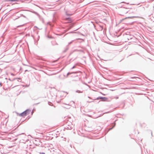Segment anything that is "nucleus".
Listing matches in <instances>:
<instances>
[{
  "mask_svg": "<svg viewBox=\"0 0 154 154\" xmlns=\"http://www.w3.org/2000/svg\"><path fill=\"white\" fill-rule=\"evenodd\" d=\"M18 79V78H16V79Z\"/></svg>",
  "mask_w": 154,
  "mask_h": 154,
  "instance_id": "25",
  "label": "nucleus"
},
{
  "mask_svg": "<svg viewBox=\"0 0 154 154\" xmlns=\"http://www.w3.org/2000/svg\"><path fill=\"white\" fill-rule=\"evenodd\" d=\"M30 110L29 109H27L24 111L23 112H22V113L19 114L18 113L17 114V115H19L20 116H22L23 117H24L26 116L27 115L29 114L30 113Z\"/></svg>",
  "mask_w": 154,
  "mask_h": 154,
  "instance_id": "1",
  "label": "nucleus"
},
{
  "mask_svg": "<svg viewBox=\"0 0 154 154\" xmlns=\"http://www.w3.org/2000/svg\"><path fill=\"white\" fill-rule=\"evenodd\" d=\"M93 101H89V102H88V103H91V102H93Z\"/></svg>",
  "mask_w": 154,
  "mask_h": 154,
  "instance_id": "21",
  "label": "nucleus"
},
{
  "mask_svg": "<svg viewBox=\"0 0 154 154\" xmlns=\"http://www.w3.org/2000/svg\"><path fill=\"white\" fill-rule=\"evenodd\" d=\"M72 14H68L67 13H66V15L68 16H71V15H72Z\"/></svg>",
  "mask_w": 154,
  "mask_h": 154,
  "instance_id": "13",
  "label": "nucleus"
},
{
  "mask_svg": "<svg viewBox=\"0 0 154 154\" xmlns=\"http://www.w3.org/2000/svg\"><path fill=\"white\" fill-rule=\"evenodd\" d=\"M75 66H74L71 69H74V68H75Z\"/></svg>",
  "mask_w": 154,
  "mask_h": 154,
  "instance_id": "15",
  "label": "nucleus"
},
{
  "mask_svg": "<svg viewBox=\"0 0 154 154\" xmlns=\"http://www.w3.org/2000/svg\"><path fill=\"white\" fill-rule=\"evenodd\" d=\"M23 26V25H20V26H17V27H20V26Z\"/></svg>",
  "mask_w": 154,
  "mask_h": 154,
  "instance_id": "19",
  "label": "nucleus"
},
{
  "mask_svg": "<svg viewBox=\"0 0 154 154\" xmlns=\"http://www.w3.org/2000/svg\"><path fill=\"white\" fill-rule=\"evenodd\" d=\"M68 47H66V48L63 51V52H66L67 51V50H68Z\"/></svg>",
  "mask_w": 154,
  "mask_h": 154,
  "instance_id": "9",
  "label": "nucleus"
},
{
  "mask_svg": "<svg viewBox=\"0 0 154 154\" xmlns=\"http://www.w3.org/2000/svg\"><path fill=\"white\" fill-rule=\"evenodd\" d=\"M99 99L101 100L102 101H106L108 99H107V98L106 97H97L96 99V100H99Z\"/></svg>",
  "mask_w": 154,
  "mask_h": 154,
  "instance_id": "3",
  "label": "nucleus"
},
{
  "mask_svg": "<svg viewBox=\"0 0 154 154\" xmlns=\"http://www.w3.org/2000/svg\"><path fill=\"white\" fill-rule=\"evenodd\" d=\"M74 41V40H72V41L71 42H70L69 43V45H70V44H71L72 42H73Z\"/></svg>",
  "mask_w": 154,
  "mask_h": 154,
  "instance_id": "14",
  "label": "nucleus"
},
{
  "mask_svg": "<svg viewBox=\"0 0 154 154\" xmlns=\"http://www.w3.org/2000/svg\"><path fill=\"white\" fill-rule=\"evenodd\" d=\"M66 20H68V21H71V18H69V17L66 18Z\"/></svg>",
  "mask_w": 154,
  "mask_h": 154,
  "instance_id": "10",
  "label": "nucleus"
},
{
  "mask_svg": "<svg viewBox=\"0 0 154 154\" xmlns=\"http://www.w3.org/2000/svg\"><path fill=\"white\" fill-rule=\"evenodd\" d=\"M0 85L1 86H2V83L1 82H0Z\"/></svg>",
  "mask_w": 154,
  "mask_h": 154,
  "instance_id": "17",
  "label": "nucleus"
},
{
  "mask_svg": "<svg viewBox=\"0 0 154 154\" xmlns=\"http://www.w3.org/2000/svg\"><path fill=\"white\" fill-rule=\"evenodd\" d=\"M76 92H77V93H82V92L81 91H79V90H77L76 91Z\"/></svg>",
  "mask_w": 154,
  "mask_h": 154,
  "instance_id": "12",
  "label": "nucleus"
},
{
  "mask_svg": "<svg viewBox=\"0 0 154 154\" xmlns=\"http://www.w3.org/2000/svg\"><path fill=\"white\" fill-rule=\"evenodd\" d=\"M128 11V9L127 8H122L120 10V14L121 15H123L127 13Z\"/></svg>",
  "mask_w": 154,
  "mask_h": 154,
  "instance_id": "2",
  "label": "nucleus"
},
{
  "mask_svg": "<svg viewBox=\"0 0 154 154\" xmlns=\"http://www.w3.org/2000/svg\"><path fill=\"white\" fill-rule=\"evenodd\" d=\"M113 124H114L112 128L109 129L108 130V131H109L111 130H112L115 126L116 125V123L115 122L113 123Z\"/></svg>",
  "mask_w": 154,
  "mask_h": 154,
  "instance_id": "5",
  "label": "nucleus"
},
{
  "mask_svg": "<svg viewBox=\"0 0 154 154\" xmlns=\"http://www.w3.org/2000/svg\"><path fill=\"white\" fill-rule=\"evenodd\" d=\"M11 75H14V74H13V73H11Z\"/></svg>",
  "mask_w": 154,
  "mask_h": 154,
  "instance_id": "23",
  "label": "nucleus"
},
{
  "mask_svg": "<svg viewBox=\"0 0 154 154\" xmlns=\"http://www.w3.org/2000/svg\"><path fill=\"white\" fill-rule=\"evenodd\" d=\"M72 102L73 103H75L73 101H71V102Z\"/></svg>",
  "mask_w": 154,
  "mask_h": 154,
  "instance_id": "18",
  "label": "nucleus"
},
{
  "mask_svg": "<svg viewBox=\"0 0 154 154\" xmlns=\"http://www.w3.org/2000/svg\"><path fill=\"white\" fill-rule=\"evenodd\" d=\"M116 99H118L119 98V97H117L116 98Z\"/></svg>",
  "mask_w": 154,
  "mask_h": 154,
  "instance_id": "24",
  "label": "nucleus"
},
{
  "mask_svg": "<svg viewBox=\"0 0 154 154\" xmlns=\"http://www.w3.org/2000/svg\"><path fill=\"white\" fill-rule=\"evenodd\" d=\"M48 104H49V105L50 106H52V105H53V104L52 103L50 102H48Z\"/></svg>",
  "mask_w": 154,
  "mask_h": 154,
  "instance_id": "11",
  "label": "nucleus"
},
{
  "mask_svg": "<svg viewBox=\"0 0 154 154\" xmlns=\"http://www.w3.org/2000/svg\"><path fill=\"white\" fill-rule=\"evenodd\" d=\"M74 23H72L70 25L69 27V29H70L72 28V27H73V26H74Z\"/></svg>",
  "mask_w": 154,
  "mask_h": 154,
  "instance_id": "6",
  "label": "nucleus"
},
{
  "mask_svg": "<svg viewBox=\"0 0 154 154\" xmlns=\"http://www.w3.org/2000/svg\"><path fill=\"white\" fill-rule=\"evenodd\" d=\"M40 154H45L44 152H40Z\"/></svg>",
  "mask_w": 154,
  "mask_h": 154,
  "instance_id": "16",
  "label": "nucleus"
},
{
  "mask_svg": "<svg viewBox=\"0 0 154 154\" xmlns=\"http://www.w3.org/2000/svg\"><path fill=\"white\" fill-rule=\"evenodd\" d=\"M19 0H6L7 2H18Z\"/></svg>",
  "mask_w": 154,
  "mask_h": 154,
  "instance_id": "4",
  "label": "nucleus"
},
{
  "mask_svg": "<svg viewBox=\"0 0 154 154\" xmlns=\"http://www.w3.org/2000/svg\"><path fill=\"white\" fill-rule=\"evenodd\" d=\"M75 73V72H68L67 74V75H66L67 77L69 75L72 73Z\"/></svg>",
  "mask_w": 154,
  "mask_h": 154,
  "instance_id": "8",
  "label": "nucleus"
},
{
  "mask_svg": "<svg viewBox=\"0 0 154 154\" xmlns=\"http://www.w3.org/2000/svg\"><path fill=\"white\" fill-rule=\"evenodd\" d=\"M88 97V98H90V99H91V98L90 97Z\"/></svg>",
  "mask_w": 154,
  "mask_h": 154,
  "instance_id": "20",
  "label": "nucleus"
},
{
  "mask_svg": "<svg viewBox=\"0 0 154 154\" xmlns=\"http://www.w3.org/2000/svg\"><path fill=\"white\" fill-rule=\"evenodd\" d=\"M28 71L27 70H25V72H26V71Z\"/></svg>",
  "mask_w": 154,
  "mask_h": 154,
  "instance_id": "22",
  "label": "nucleus"
},
{
  "mask_svg": "<svg viewBox=\"0 0 154 154\" xmlns=\"http://www.w3.org/2000/svg\"><path fill=\"white\" fill-rule=\"evenodd\" d=\"M134 17H135V16H132V17H126L125 18V19H127V18H134Z\"/></svg>",
  "mask_w": 154,
  "mask_h": 154,
  "instance_id": "7",
  "label": "nucleus"
}]
</instances>
